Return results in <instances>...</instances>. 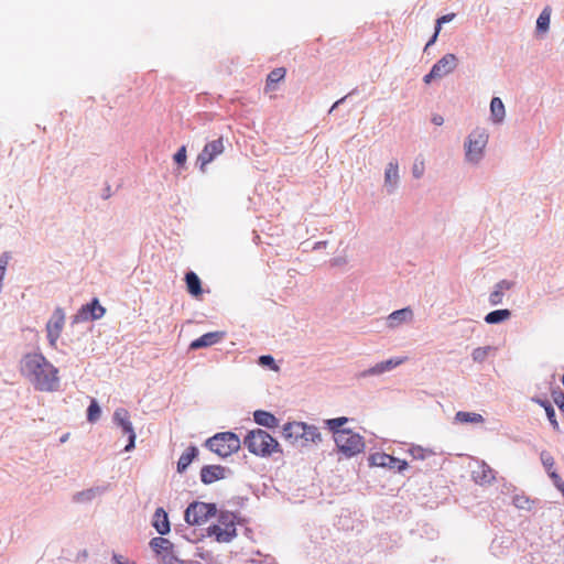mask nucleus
Listing matches in <instances>:
<instances>
[{"label":"nucleus","instance_id":"nucleus-1","mask_svg":"<svg viewBox=\"0 0 564 564\" xmlns=\"http://www.w3.org/2000/svg\"><path fill=\"white\" fill-rule=\"evenodd\" d=\"M20 370L40 391L51 392L58 388V370L42 354H26Z\"/></svg>","mask_w":564,"mask_h":564},{"label":"nucleus","instance_id":"nucleus-2","mask_svg":"<svg viewBox=\"0 0 564 564\" xmlns=\"http://www.w3.org/2000/svg\"><path fill=\"white\" fill-rule=\"evenodd\" d=\"M282 435L292 445L310 447L322 442V434L314 425L304 422H289L282 429Z\"/></svg>","mask_w":564,"mask_h":564},{"label":"nucleus","instance_id":"nucleus-3","mask_svg":"<svg viewBox=\"0 0 564 564\" xmlns=\"http://www.w3.org/2000/svg\"><path fill=\"white\" fill-rule=\"evenodd\" d=\"M243 444L250 453L261 457L281 452L279 442L267 431L261 429L250 431L246 435Z\"/></svg>","mask_w":564,"mask_h":564},{"label":"nucleus","instance_id":"nucleus-4","mask_svg":"<svg viewBox=\"0 0 564 564\" xmlns=\"http://www.w3.org/2000/svg\"><path fill=\"white\" fill-rule=\"evenodd\" d=\"M238 517L230 511H221L217 523L208 528V535L219 543H228L237 535Z\"/></svg>","mask_w":564,"mask_h":564},{"label":"nucleus","instance_id":"nucleus-5","mask_svg":"<svg viewBox=\"0 0 564 564\" xmlns=\"http://www.w3.org/2000/svg\"><path fill=\"white\" fill-rule=\"evenodd\" d=\"M206 446L220 457H228L239 451L241 442L232 432L217 433L208 438Z\"/></svg>","mask_w":564,"mask_h":564},{"label":"nucleus","instance_id":"nucleus-6","mask_svg":"<svg viewBox=\"0 0 564 564\" xmlns=\"http://www.w3.org/2000/svg\"><path fill=\"white\" fill-rule=\"evenodd\" d=\"M338 451L346 457H352L365 449L364 437L349 429H344L334 436Z\"/></svg>","mask_w":564,"mask_h":564},{"label":"nucleus","instance_id":"nucleus-7","mask_svg":"<svg viewBox=\"0 0 564 564\" xmlns=\"http://www.w3.org/2000/svg\"><path fill=\"white\" fill-rule=\"evenodd\" d=\"M216 513L217 509L214 503L194 501L186 508L184 519L191 525H202Z\"/></svg>","mask_w":564,"mask_h":564},{"label":"nucleus","instance_id":"nucleus-8","mask_svg":"<svg viewBox=\"0 0 564 564\" xmlns=\"http://www.w3.org/2000/svg\"><path fill=\"white\" fill-rule=\"evenodd\" d=\"M488 133L485 129H475L466 142V158L470 162H478L481 159L482 151L488 142Z\"/></svg>","mask_w":564,"mask_h":564},{"label":"nucleus","instance_id":"nucleus-9","mask_svg":"<svg viewBox=\"0 0 564 564\" xmlns=\"http://www.w3.org/2000/svg\"><path fill=\"white\" fill-rule=\"evenodd\" d=\"M225 151L223 137L209 141L205 144L202 152L197 155L196 163L202 172H206V166Z\"/></svg>","mask_w":564,"mask_h":564},{"label":"nucleus","instance_id":"nucleus-10","mask_svg":"<svg viewBox=\"0 0 564 564\" xmlns=\"http://www.w3.org/2000/svg\"><path fill=\"white\" fill-rule=\"evenodd\" d=\"M457 66V57L454 54L444 55L435 63L429 74L423 78L425 84H430L432 79L442 78L452 73Z\"/></svg>","mask_w":564,"mask_h":564},{"label":"nucleus","instance_id":"nucleus-11","mask_svg":"<svg viewBox=\"0 0 564 564\" xmlns=\"http://www.w3.org/2000/svg\"><path fill=\"white\" fill-rule=\"evenodd\" d=\"M65 325V313L63 308L56 307L46 323L47 339L52 347H56L57 340L61 337L62 330Z\"/></svg>","mask_w":564,"mask_h":564},{"label":"nucleus","instance_id":"nucleus-12","mask_svg":"<svg viewBox=\"0 0 564 564\" xmlns=\"http://www.w3.org/2000/svg\"><path fill=\"white\" fill-rule=\"evenodd\" d=\"M106 313V308L100 305L98 299H94L90 303L83 305L74 315V323H83L101 318Z\"/></svg>","mask_w":564,"mask_h":564},{"label":"nucleus","instance_id":"nucleus-13","mask_svg":"<svg viewBox=\"0 0 564 564\" xmlns=\"http://www.w3.org/2000/svg\"><path fill=\"white\" fill-rule=\"evenodd\" d=\"M115 423L122 429V432L128 435L129 443L126 446V451L129 452L134 448L135 443V432L133 430L132 423L130 421V414L128 410L123 408H119L113 413Z\"/></svg>","mask_w":564,"mask_h":564},{"label":"nucleus","instance_id":"nucleus-14","mask_svg":"<svg viewBox=\"0 0 564 564\" xmlns=\"http://www.w3.org/2000/svg\"><path fill=\"white\" fill-rule=\"evenodd\" d=\"M369 464L376 467H386L389 469H397L403 471L408 467L405 460L399 459L386 453H373L369 456Z\"/></svg>","mask_w":564,"mask_h":564},{"label":"nucleus","instance_id":"nucleus-15","mask_svg":"<svg viewBox=\"0 0 564 564\" xmlns=\"http://www.w3.org/2000/svg\"><path fill=\"white\" fill-rule=\"evenodd\" d=\"M473 479L475 482L481 486H487L496 479V475L494 469L488 464L480 462L478 463L476 469L473 470Z\"/></svg>","mask_w":564,"mask_h":564},{"label":"nucleus","instance_id":"nucleus-16","mask_svg":"<svg viewBox=\"0 0 564 564\" xmlns=\"http://www.w3.org/2000/svg\"><path fill=\"white\" fill-rule=\"evenodd\" d=\"M226 468L220 465H207L200 469V480L205 485H210L217 480L224 479Z\"/></svg>","mask_w":564,"mask_h":564},{"label":"nucleus","instance_id":"nucleus-17","mask_svg":"<svg viewBox=\"0 0 564 564\" xmlns=\"http://www.w3.org/2000/svg\"><path fill=\"white\" fill-rule=\"evenodd\" d=\"M225 334L223 332H210L202 335L197 339L193 340L189 344V349L196 350L199 348H205L213 346L219 343L224 338Z\"/></svg>","mask_w":564,"mask_h":564},{"label":"nucleus","instance_id":"nucleus-18","mask_svg":"<svg viewBox=\"0 0 564 564\" xmlns=\"http://www.w3.org/2000/svg\"><path fill=\"white\" fill-rule=\"evenodd\" d=\"M153 527L162 535L170 532V521L167 518V513L164 511L163 508H158L155 510L153 517Z\"/></svg>","mask_w":564,"mask_h":564},{"label":"nucleus","instance_id":"nucleus-19","mask_svg":"<svg viewBox=\"0 0 564 564\" xmlns=\"http://www.w3.org/2000/svg\"><path fill=\"white\" fill-rule=\"evenodd\" d=\"M254 422L261 426L273 429L278 426V419L270 412L258 410L253 413Z\"/></svg>","mask_w":564,"mask_h":564},{"label":"nucleus","instance_id":"nucleus-20","mask_svg":"<svg viewBox=\"0 0 564 564\" xmlns=\"http://www.w3.org/2000/svg\"><path fill=\"white\" fill-rule=\"evenodd\" d=\"M490 115L491 120L495 123H500L503 121L506 116V109L502 100L499 97H494L490 102Z\"/></svg>","mask_w":564,"mask_h":564},{"label":"nucleus","instance_id":"nucleus-21","mask_svg":"<svg viewBox=\"0 0 564 564\" xmlns=\"http://www.w3.org/2000/svg\"><path fill=\"white\" fill-rule=\"evenodd\" d=\"M399 182V165L397 162L388 163L384 172V185L393 189Z\"/></svg>","mask_w":564,"mask_h":564},{"label":"nucleus","instance_id":"nucleus-22","mask_svg":"<svg viewBox=\"0 0 564 564\" xmlns=\"http://www.w3.org/2000/svg\"><path fill=\"white\" fill-rule=\"evenodd\" d=\"M413 316V313L410 308H402L394 311L388 317L389 326L397 327L401 323L410 321Z\"/></svg>","mask_w":564,"mask_h":564},{"label":"nucleus","instance_id":"nucleus-23","mask_svg":"<svg viewBox=\"0 0 564 564\" xmlns=\"http://www.w3.org/2000/svg\"><path fill=\"white\" fill-rule=\"evenodd\" d=\"M185 281H186L187 291L193 296L197 297V296L202 295V293H203L202 283L196 273H194L192 271L187 272L185 275Z\"/></svg>","mask_w":564,"mask_h":564},{"label":"nucleus","instance_id":"nucleus-24","mask_svg":"<svg viewBox=\"0 0 564 564\" xmlns=\"http://www.w3.org/2000/svg\"><path fill=\"white\" fill-rule=\"evenodd\" d=\"M286 75V69L284 67H278L270 72L267 77L265 90H274V85L282 82Z\"/></svg>","mask_w":564,"mask_h":564},{"label":"nucleus","instance_id":"nucleus-25","mask_svg":"<svg viewBox=\"0 0 564 564\" xmlns=\"http://www.w3.org/2000/svg\"><path fill=\"white\" fill-rule=\"evenodd\" d=\"M197 455V448L189 446L180 457L177 462V471L183 473Z\"/></svg>","mask_w":564,"mask_h":564},{"label":"nucleus","instance_id":"nucleus-26","mask_svg":"<svg viewBox=\"0 0 564 564\" xmlns=\"http://www.w3.org/2000/svg\"><path fill=\"white\" fill-rule=\"evenodd\" d=\"M150 545L155 553H163V552H165L166 554L172 553L171 551H172L173 544L165 538H162V536L153 538L150 541Z\"/></svg>","mask_w":564,"mask_h":564},{"label":"nucleus","instance_id":"nucleus-27","mask_svg":"<svg viewBox=\"0 0 564 564\" xmlns=\"http://www.w3.org/2000/svg\"><path fill=\"white\" fill-rule=\"evenodd\" d=\"M510 316L511 312L509 310H497L488 313L485 317V322L488 324H498L500 322L507 321Z\"/></svg>","mask_w":564,"mask_h":564},{"label":"nucleus","instance_id":"nucleus-28","mask_svg":"<svg viewBox=\"0 0 564 564\" xmlns=\"http://www.w3.org/2000/svg\"><path fill=\"white\" fill-rule=\"evenodd\" d=\"M550 19H551V8L545 7L536 20V30L539 32H543V33L546 32L550 28Z\"/></svg>","mask_w":564,"mask_h":564},{"label":"nucleus","instance_id":"nucleus-29","mask_svg":"<svg viewBox=\"0 0 564 564\" xmlns=\"http://www.w3.org/2000/svg\"><path fill=\"white\" fill-rule=\"evenodd\" d=\"M455 419L460 423H482L484 417L474 412L459 411L456 413Z\"/></svg>","mask_w":564,"mask_h":564},{"label":"nucleus","instance_id":"nucleus-30","mask_svg":"<svg viewBox=\"0 0 564 564\" xmlns=\"http://www.w3.org/2000/svg\"><path fill=\"white\" fill-rule=\"evenodd\" d=\"M455 17H456L455 13H448V14H445L436 20L435 32H434L433 36L431 37V40L427 42L425 48H427L429 46H431L432 44L435 43V41L440 34L442 24L451 22Z\"/></svg>","mask_w":564,"mask_h":564},{"label":"nucleus","instance_id":"nucleus-31","mask_svg":"<svg viewBox=\"0 0 564 564\" xmlns=\"http://www.w3.org/2000/svg\"><path fill=\"white\" fill-rule=\"evenodd\" d=\"M404 361V359H389L384 362H380L376 365L371 370L370 373H381L387 370H391L392 368L401 365Z\"/></svg>","mask_w":564,"mask_h":564},{"label":"nucleus","instance_id":"nucleus-32","mask_svg":"<svg viewBox=\"0 0 564 564\" xmlns=\"http://www.w3.org/2000/svg\"><path fill=\"white\" fill-rule=\"evenodd\" d=\"M100 415H101V410H100L98 402L95 399H91L90 404L87 409V420L90 423H95L96 421L99 420Z\"/></svg>","mask_w":564,"mask_h":564},{"label":"nucleus","instance_id":"nucleus-33","mask_svg":"<svg viewBox=\"0 0 564 564\" xmlns=\"http://www.w3.org/2000/svg\"><path fill=\"white\" fill-rule=\"evenodd\" d=\"M348 422V419L345 416L330 419L326 421L327 427L333 432L334 436H336V433L340 432L343 429H340L343 425H345Z\"/></svg>","mask_w":564,"mask_h":564},{"label":"nucleus","instance_id":"nucleus-34","mask_svg":"<svg viewBox=\"0 0 564 564\" xmlns=\"http://www.w3.org/2000/svg\"><path fill=\"white\" fill-rule=\"evenodd\" d=\"M490 350V346L475 348L471 354L474 361L482 362L488 357Z\"/></svg>","mask_w":564,"mask_h":564},{"label":"nucleus","instance_id":"nucleus-35","mask_svg":"<svg viewBox=\"0 0 564 564\" xmlns=\"http://www.w3.org/2000/svg\"><path fill=\"white\" fill-rule=\"evenodd\" d=\"M541 460L549 474H550V471H554L553 470L554 458L549 452L541 453Z\"/></svg>","mask_w":564,"mask_h":564},{"label":"nucleus","instance_id":"nucleus-36","mask_svg":"<svg viewBox=\"0 0 564 564\" xmlns=\"http://www.w3.org/2000/svg\"><path fill=\"white\" fill-rule=\"evenodd\" d=\"M513 505L518 509L529 510L531 508V501L525 496H514L513 497Z\"/></svg>","mask_w":564,"mask_h":564},{"label":"nucleus","instance_id":"nucleus-37","mask_svg":"<svg viewBox=\"0 0 564 564\" xmlns=\"http://www.w3.org/2000/svg\"><path fill=\"white\" fill-rule=\"evenodd\" d=\"M424 170H425L424 160L423 159H416L414 161V163H413V166H412L413 176L416 177V178H420L423 175Z\"/></svg>","mask_w":564,"mask_h":564},{"label":"nucleus","instance_id":"nucleus-38","mask_svg":"<svg viewBox=\"0 0 564 564\" xmlns=\"http://www.w3.org/2000/svg\"><path fill=\"white\" fill-rule=\"evenodd\" d=\"M97 494V490L95 489H88V490H85V491H82V492H78L76 496H75V500L78 501V502H83V501H86V500H90L93 499Z\"/></svg>","mask_w":564,"mask_h":564},{"label":"nucleus","instance_id":"nucleus-39","mask_svg":"<svg viewBox=\"0 0 564 564\" xmlns=\"http://www.w3.org/2000/svg\"><path fill=\"white\" fill-rule=\"evenodd\" d=\"M503 295L505 294H502V292L500 290L495 288V290L489 295L490 304L491 305H498V304L502 303Z\"/></svg>","mask_w":564,"mask_h":564},{"label":"nucleus","instance_id":"nucleus-40","mask_svg":"<svg viewBox=\"0 0 564 564\" xmlns=\"http://www.w3.org/2000/svg\"><path fill=\"white\" fill-rule=\"evenodd\" d=\"M551 479L553 480V484L555 485V487L561 491L563 492L564 495V481L562 480V478L560 477V475L556 473V471H550V475Z\"/></svg>","mask_w":564,"mask_h":564},{"label":"nucleus","instance_id":"nucleus-41","mask_svg":"<svg viewBox=\"0 0 564 564\" xmlns=\"http://www.w3.org/2000/svg\"><path fill=\"white\" fill-rule=\"evenodd\" d=\"M186 158H187V155H186V148L183 145L174 154V161L177 164L182 165V164H184L186 162Z\"/></svg>","mask_w":564,"mask_h":564},{"label":"nucleus","instance_id":"nucleus-42","mask_svg":"<svg viewBox=\"0 0 564 564\" xmlns=\"http://www.w3.org/2000/svg\"><path fill=\"white\" fill-rule=\"evenodd\" d=\"M259 364L262 366H270L272 369L278 370V367L274 364V359L270 355H263L259 358Z\"/></svg>","mask_w":564,"mask_h":564},{"label":"nucleus","instance_id":"nucleus-43","mask_svg":"<svg viewBox=\"0 0 564 564\" xmlns=\"http://www.w3.org/2000/svg\"><path fill=\"white\" fill-rule=\"evenodd\" d=\"M553 400L558 409L564 413V392L557 391L553 392Z\"/></svg>","mask_w":564,"mask_h":564},{"label":"nucleus","instance_id":"nucleus-44","mask_svg":"<svg viewBox=\"0 0 564 564\" xmlns=\"http://www.w3.org/2000/svg\"><path fill=\"white\" fill-rule=\"evenodd\" d=\"M546 416L550 421V423L552 424V426L557 430L558 429V423L556 421V417H555V411L553 409V406H546Z\"/></svg>","mask_w":564,"mask_h":564},{"label":"nucleus","instance_id":"nucleus-45","mask_svg":"<svg viewBox=\"0 0 564 564\" xmlns=\"http://www.w3.org/2000/svg\"><path fill=\"white\" fill-rule=\"evenodd\" d=\"M11 259V256L9 252H3L1 256H0V270L1 271H4L7 270V267L9 264V261Z\"/></svg>","mask_w":564,"mask_h":564},{"label":"nucleus","instance_id":"nucleus-46","mask_svg":"<svg viewBox=\"0 0 564 564\" xmlns=\"http://www.w3.org/2000/svg\"><path fill=\"white\" fill-rule=\"evenodd\" d=\"M511 286H512V283H511V282H509V281H506V280L500 281V282L496 285V288H497L498 290H500V291L502 292V294H505V291L510 290V289H511Z\"/></svg>","mask_w":564,"mask_h":564},{"label":"nucleus","instance_id":"nucleus-47","mask_svg":"<svg viewBox=\"0 0 564 564\" xmlns=\"http://www.w3.org/2000/svg\"><path fill=\"white\" fill-rule=\"evenodd\" d=\"M163 564H180V561L172 553H169L163 556Z\"/></svg>","mask_w":564,"mask_h":564},{"label":"nucleus","instance_id":"nucleus-48","mask_svg":"<svg viewBox=\"0 0 564 564\" xmlns=\"http://www.w3.org/2000/svg\"><path fill=\"white\" fill-rule=\"evenodd\" d=\"M432 121L433 123H435L436 126H442L443 122H444V119L442 116L440 115H435L433 118H432Z\"/></svg>","mask_w":564,"mask_h":564},{"label":"nucleus","instance_id":"nucleus-49","mask_svg":"<svg viewBox=\"0 0 564 564\" xmlns=\"http://www.w3.org/2000/svg\"><path fill=\"white\" fill-rule=\"evenodd\" d=\"M534 402H536L538 404L543 406L545 411H546V406H552V404L546 400L534 399Z\"/></svg>","mask_w":564,"mask_h":564},{"label":"nucleus","instance_id":"nucleus-50","mask_svg":"<svg viewBox=\"0 0 564 564\" xmlns=\"http://www.w3.org/2000/svg\"><path fill=\"white\" fill-rule=\"evenodd\" d=\"M343 263H345V260H344V259H333V260L330 261V264H332L333 267H336V265H339V264H343Z\"/></svg>","mask_w":564,"mask_h":564},{"label":"nucleus","instance_id":"nucleus-51","mask_svg":"<svg viewBox=\"0 0 564 564\" xmlns=\"http://www.w3.org/2000/svg\"><path fill=\"white\" fill-rule=\"evenodd\" d=\"M66 440H67V435L63 436V437L61 438V442H65Z\"/></svg>","mask_w":564,"mask_h":564}]
</instances>
